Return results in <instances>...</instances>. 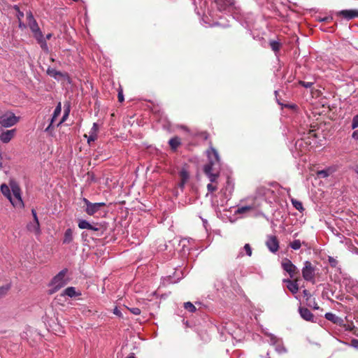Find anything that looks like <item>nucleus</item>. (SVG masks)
<instances>
[{"label": "nucleus", "mask_w": 358, "mask_h": 358, "mask_svg": "<svg viewBox=\"0 0 358 358\" xmlns=\"http://www.w3.org/2000/svg\"><path fill=\"white\" fill-rule=\"evenodd\" d=\"M270 45L273 51H278L280 48L279 43L275 41H271Z\"/></svg>", "instance_id": "30"}, {"label": "nucleus", "mask_w": 358, "mask_h": 358, "mask_svg": "<svg viewBox=\"0 0 358 358\" xmlns=\"http://www.w3.org/2000/svg\"><path fill=\"white\" fill-rule=\"evenodd\" d=\"M97 138V135H94L90 133H89V136L87 137V143L89 144L91 143V142H94Z\"/></svg>", "instance_id": "39"}, {"label": "nucleus", "mask_w": 358, "mask_h": 358, "mask_svg": "<svg viewBox=\"0 0 358 358\" xmlns=\"http://www.w3.org/2000/svg\"><path fill=\"white\" fill-rule=\"evenodd\" d=\"M275 350L278 353H285L287 352L286 348L282 345H278Z\"/></svg>", "instance_id": "34"}, {"label": "nucleus", "mask_w": 358, "mask_h": 358, "mask_svg": "<svg viewBox=\"0 0 358 358\" xmlns=\"http://www.w3.org/2000/svg\"><path fill=\"white\" fill-rule=\"evenodd\" d=\"M301 317L306 321H312L314 318L313 313L307 308H299Z\"/></svg>", "instance_id": "17"}, {"label": "nucleus", "mask_w": 358, "mask_h": 358, "mask_svg": "<svg viewBox=\"0 0 358 358\" xmlns=\"http://www.w3.org/2000/svg\"><path fill=\"white\" fill-rule=\"evenodd\" d=\"M266 245L273 252H276L279 249V241L276 236H269L266 241Z\"/></svg>", "instance_id": "12"}, {"label": "nucleus", "mask_w": 358, "mask_h": 358, "mask_svg": "<svg viewBox=\"0 0 358 358\" xmlns=\"http://www.w3.org/2000/svg\"><path fill=\"white\" fill-rule=\"evenodd\" d=\"M333 20V17L329 15V16H327V17H319L318 18V21L320 22H331Z\"/></svg>", "instance_id": "37"}, {"label": "nucleus", "mask_w": 358, "mask_h": 358, "mask_svg": "<svg viewBox=\"0 0 358 358\" xmlns=\"http://www.w3.org/2000/svg\"><path fill=\"white\" fill-rule=\"evenodd\" d=\"M128 358H135L134 356H130Z\"/></svg>", "instance_id": "53"}, {"label": "nucleus", "mask_w": 358, "mask_h": 358, "mask_svg": "<svg viewBox=\"0 0 358 358\" xmlns=\"http://www.w3.org/2000/svg\"><path fill=\"white\" fill-rule=\"evenodd\" d=\"M78 225L80 229H88V230H91V231H96L97 232L96 235H98V236L102 235L103 233L101 225L98 223L93 225V224H91L90 222H88L85 220H80L78 221Z\"/></svg>", "instance_id": "8"}, {"label": "nucleus", "mask_w": 358, "mask_h": 358, "mask_svg": "<svg viewBox=\"0 0 358 358\" xmlns=\"http://www.w3.org/2000/svg\"><path fill=\"white\" fill-rule=\"evenodd\" d=\"M292 203L293 206L298 210L299 212L302 213L304 210L302 203L296 199H292Z\"/></svg>", "instance_id": "25"}, {"label": "nucleus", "mask_w": 358, "mask_h": 358, "mask_svg": "<svg viewBox=\"0 0 358 358\" xmlns=\"http://www.w3.org/2000/svg\"><path fill=\"white\" fill-rule=\"evenodd\" d=\"M113 313H114V314H115L117 315H120V314H121L120 311L117 308H115L114 309V312Z\"/></svg>", "instance_id": "48"}, {"label": "nucleus", "mask_w": 358, "mask_h": 358, "mask_svg": "<svg viewBox=\"0 0 358 358\" xmlns=\"http://www.w3.org/2000/svg\"><path fill=\"white\" fill-rule=\"evenodd\" d=\"M51 37H52V34H48L46 35L45 40V41L46 40H50L51 38Z\"/></svg>", "instance_id": "50"}, {"label": "nucleus", "mask_w": 358, "mask_h": 358, "mask_svg": "<svg viewBox=\"0 0 358 358\" xmlns=\"http://www.w3.org/2000/svg\"><path fill=\"white\" fill-rule=\"evenodd\" d=\"M20 117L16 116L11 110H6L0 113V126L3 128H8L15 125Z\"/></svg>", "instance_id": "4"}, {"label": "nucleus", "mask_w": 358, "mask_h": 358, "mask_svg": "<svg viewBox=\"0 0 358 358\" xmlns=\"http://www.w3.org/2000/svg\"><path fill=\"white\" fill-rule=\"evenodd\" d=\"M3 157L2 155V152L0 150V169H1L3 168Z\"/></svg>", "instance_id": "43"}, {"label": "nucleus", "mask_w": 358, "mask_h": 358, "mask_svg": "<svg viewBox=\"0 0 358 358\" xmlns=\"http://www.w3.org/2000/svg\"><path fill=\"white\" fill-rule=\"evenodd\" d=\"M289 246L293 250H299L301 246V242L300 240H294V241L290 243Z\"/></svg>", "instance_id": "28"}, {"label": "nucleus", "mask_w": 358, "mask_h": 358, "mask_svg": "<svg viewBox=\"0 0 358 358\" xmlns=\"http://www.w3.org/2000/svg\"><path fill=\"white\" fill-rule=\"evenodd\" d=\"M63 295H66L71 298L81 295L79 291H77L74 287H69L64 289Z\"/></svg>", "instance_id": "19"}, {"label": "nucleus", "mask_w": 358, "mask_h": 358, "mask_svg": "<svg viewBox=\"0 0 358 358\" xmlns=\"http://www.w3.org/2000/svg\"><path fill=\"white\" fill-rule=\"evenodd\" d=\"M299 83L306 88H310L313 85V83L312 82L300 81Z\"/></svg>", "instance_id": "38"}, {"label": "nucleus", "mask_w": 358, "mask_h": 358, "mask_svg": "<svg viewBox=\"0 0 358 358\" xmlns=\"http://www.w3.org/2000/svg\"><path fill=\"white\" fill-rule=\"evenodd\" d=\"M338 15H341L347 20H351L358 17V10H343L337 13Z\"/></svg>", "instance_id": "15"}, {"label": "nucleus", "mask_w": 358, "mask_h": 358, "mask_svg": "<svg viewBox=\"0 0 358 358\" xmlns=\"http://www.w3.org/2000/svg\"><path fill=\"white\" fill-rule=\"evenodd\" d=\"M99 130V127L96 123H94L92 127L90 129V133L94 135H97V132Z\"/></svg>", "instance_id": "32"}, {"label": "nucleus", "mask_w": 358, "mask_h": 358, "mask_svg": "<svg viewBox=\"0 0 358 358\" xmlns=\"http://www.w3.org/2000/svg\"><path fill=\"white\" fill-rule=\"evenodd\" d=\"M61 112H62V105H61V103L59 102L57 104V106H56V108H55L52 117L50 120V123L48 125V127L45 129V131L50 132V130L52 128H54L56 119L57 118V117H59L60 115Z\"/></svg>", "instance_id": "13"}, {"label": "nucleus", "mask_w": 358, "mask_h": 358, "mask_svg": "<svg viewBox=\"0 0 358 358\" xmlns=\"http://www.w3.org/2000/svg\"><path fill=\"white\" fill-rule=\"evenodd\" d=\"M31 214L33 215V220L27 224V228L28 231L39 235L41 234L40 224L37 217V213L34 209L31 210Z\"/></svg>", "instance_id": "9"}, {"label": "nucleus", "mask_w": 358, "mask_h": 358, "mask_svg": "<svg viewBox=\"0 0 358 358\" xmlns=\"http://www.w3.org/2000/svg\"><path fill=\"white\" fill-rule=\"evenodd\" d=\"M27 20L28 22V25L33 32L35 38H41L43 34L41 31L38 23L34 19L31 12L29 11L27 13Z\"/></svg>", "instance_id": "7"}, {"label": "nucleus", "mask_w": 358, "mask_h": 358, "mask_svg": "<svg viewBox=\"0 0 358 358\" xmlns=\"http://www.w3.org/2000/svg\"><path fill=\"white\" fill-rule=\"evenodd\" d=\"M69 112H70V109H69V107L68 106L67 108H65L64 115H63L62 119L60 120V121L56 124L57 127H59L60 124H62L64 122L66 121V120L69 117Z\"/></svg>", "instance_id": "26"}, {"label": "nucleus", "mask_w": 358, "mask_h": 358, "mask_svg": "<svg viewBox=\"0 0 358 358\" xmlns=\"http://www.w3.org/2000/svg\"><path fill=\"white\" fill-rule=\"evenodd\" d=\"M180 177L181 179V182L180 184V187H183L185 184L189 179V173L186 170L182 169L180 171Z\"/></svg>", "instance_id": "21"}, {"label": "nucleus", "mask_w": 358, "mask_h": 358, "mask_svg": "<svg viewBox=\"0 0 358 358\" xmlns=\"http://www.w3.org/2000/svg\"><path fill=\"white\" fill-rule=\"evenodd\" d=\"M1 192L15 208L22 209L24 204L22 198V192L19 184L13 179H10L8 185L2 184Z\"/></svg>", "instance_id": "2"}, {"label": "nucleus", "mask_w": 358, "mask_h": 358, "mask_svg": "<svg viewBox=\"0 0 358 358\" xmlns=\"http://www.w3.org/2000/svg\"><path fill=\"white\" fill-rule=\"evenodd\" d=\"M329 262L330 265H331V266H334V267L336 266V265H337V264H338L337 260H336V259H334V257H329Z\"/></svg>", "instance_id": "40"}, {"label": "nucleus", "mask_w": 358, "mask_h": 358, "mask_svg": "<svg viewBox=\"0 0 358 358\" xmlns=\"http://www.w3.org/2000/svg\"><path fill=\"white\" fill-rule=\"evenodd\" d=\"M324 317L327 320L331 321L334 324H338L341 320L339 317L332 313H327Z\"/></svg>", "instance_id": "22"}, {"label": "nucleus", "mask_w": 358, "mask_h": 358, "mask_svg": "<svg viewBox=\"0 0 358 358\" xmlns=\"http://www.w3.org/2000/svg\"><path fill=\"white\" fill-rule=\"evenodd\" d=\"M118 100L120 102H122L124 101V96L122 92L118 93Z\"/></svg>", "instance_id": "44"}, {"label": "nucleus", "mask_w": 358, "mask_h": 358, "mask_svg": "<svg viewBox=\"0 0 358 358\" xmlns=\"http://www.w3.org/2000/svg\"><path fill=\"white\" fill-rule=\"evenodd\" d=\"M15 129L4 131L0 134V141L3 143H8L15 136Z\"/></svg>", "instance_id": "14"}, {"label": "nucleus", "mask_w": 358, "mask_h": 358, "mask_svg": "<svg viewBox=\"0 0 358 358\" xmlns=\"http://www.w3.org/2000/svg\"><path fill=\"white\" fill-rule=\"evenodd\" d=\"M303 294L304 296L307 297V299L310 297V293L308 290L304 289L303 291Z\"/></svg>", "instance_id": "46"}, {"label": "nucleus", "mask_w": 358, "mask_h": 358, "mask_svg": "<svg viewBox=\"0 0 358 358\" xmlns=\"http://www.w3.org/2000/svg\"><path fill=\"white\" fill-rule=\"evenodd\" d=\"M184 308L190 313H194L196 311V307L191 302L185 303Z\"/></svg>", "instance_id": "29"}, {"label": "nucleus", "mask_w": 358, "mask_h": 358, "mask_svg": "<svg viewBox=\"0 0 358 358\" xmlns=\"http://www.w3.org/2000/svg\"><path fill=\"white\" fill-rule=\"evenodd\" d=\"M268 336L270 337L271 344L275 345L277 342V338L273 334H269Z\"/></svg>", "instance_id": "41"}, {"label": "nucleus", "mask_w": 358, "mask_h": 358, "mask_svg": "<svg viewBox=\"0 0 358 358\" xmlns=\"http://www.w3.org/2000/svg\"><path fill=\"white\" fill-rule=\"evenodd\" d=\"M358 127V115H355L352 122V129H355Z\"/></svg>", "instance_id": "33"}, {"label": "nucleus", "mask_w": 358, "mask_h": 358, "mask_svg": "<svg viewBox=\"0 0 358 358\" xmlns=\"http://www.w3.org/2000/svg\"><path fill=\"white\" fill-rule=\"evenodd\" d=\"M355 171L358 175V166L355 168Z\"/></svg>", "instance_id": "52"}, {"label": "nucleus", "mask_w": 358, "mask_h": 358, "mask_svg": "<svg viewBox=\"0 0 358 358\" xmlns=\"http://www.w3.org/2000/svg\"><path fill=\"white\" fill-rule=\"evenodd\" d=\"M83 202L86 206L85 212L89 215H94L95 213H98L102 207L106 206V203L103 202L91 203L86 198L83 199Z\"/></svg>", "instance_id": "6"}, {"label": "nucleus", "mask_w": 358, "mask_h": 358, "mask_svg": "<svg viewBox=\"0 0 358 358\" xmlns=\"http://www.w3.org/2000/svg\"><path fill=\"white\" fill-rule=\"evenodd\" d=\"M260 206V203L257 200H255L252 204L239 207L236 210V214H244L255 213Z\"/></svg>", "instance_id": "10"}, {"label": "nucleus", "mask_w": 358, "mask_h": 358, "mask_svg": "<svg viewBox=\"0 0 358 358\" xmlns=\"http://www.w3.org/2000/svg\"><path fill=\"white\" fill-rule=\"evenodd\" d=\"M352 343L355 348H358V340H353Z\"/></svg>", "instance_id": "49"}, {"label": "nucleus", "mask_w": 358, "mask_h": 358, "mask_svg": "<svg viewBox=\"0 0 358 358\" xmlns=\"http://www.w3.org/2000/svg\"><path fill=\"white\" fill-rule=\"evenodd\" d=\"M244 250L246 252V255L249 257L252 255V248L250 245V244L246 243L243 247Z\"/></svg>", "instance_id": "31"}, {"label": "nucleus", "mask_w": 358, "mask_h": 358, "mask_svg": "<svg viewBox=\"0 0 358 358\" xmlns=\"http://www.w3.org/2000/svg\"><path fill=\"white\" fill-rule=\"evenodd\" d=\"M129 310L132 314L135 315H138L141 314V310L138 308H130Z\"/></svg>", "instance_id": "36"}, {"label": "nucleus", "mask_w": 358, "mask_h": 358, "mask_svg": "<svg viewBox=\"0 0 358 358\" xmlns=\"http://www.w3.org/2000/svg\"><path fill=\"white\" fill-rule=\"evenodd\" d=\"M282 282L287 284V289L293 294H295L299 291V285L297 280H291L289 279H283Z\"/></svg>", "instance_id": "16"}, {"label": "nucleus", "mask_w": 358, "mask_h": 358, "mask_svg": "<svg viewBox=\"0 0 358 358\" xmlns=\"http://www.w3.org/2000/svg\"><path fill=\"white\" fill-rule=\"evenodd\" d=\"M206 153L208 162L204 166L203 171L210 181V183L207 185V189L210 192H213L217 189V186L213 183L216 182L220 176V158L217 151L213 147H210Z\"/></svg>", "instance_id": "1"}, {"label": "nucleus", "mask_w": 358, "mask_h": 358, "mask_svg": "<svg viewBox=\"0 0 358 358\" xmlns=\"http://www.w3.org/2000/svg\"><path fill=\"white\" fill-rule=\"evenodd\" d=\"M67 273V269L64 268L59 271L52 280L50 283V287H51L49 290V293L52 294L60 289L62 287H64L67 284V280L65 276Z\"/></svg>", "instance_id": "3"}, {"label": "nucleus", "mask_w": 358, "mask_h": 358, "mask_svg": "<svg viewBox=\"0 0 358 358\" xmlns=\"http://www.w3.org/2000/svg\"><path fill=\"white\" fill-rule=\"evenodd\" d=\"M47 73L50 76H51V77H52V78H54L55 79H59L60 77H63L64 76V74L62 72H60L59 71H57L55 69H52V68H50V67H49L47 69Z\"/></svg>", "instance_id": "20"}, {"label": "nucleus", "mask_w": 358, "mask_h": 358, "mask_svg": "<svg viewBox=\"0 0 358 358\" xmlns=\"http://www.w3.org/2000/svg\"><path fill=\"white\" fill-rule=\"evenodd\" d=\"M352 137L354 139L358 140V130H356L352 133Z\"/></svg>", "instance_id": "45"}, {"label": "nucleus", "mask_w": 358, "mask_h": 358, "mask_svg": "<svg viewBox=\"0 0 358 358\" xmlns=\"http://www.w3.org/2000/svg\"><path fill=\"white\" fill-rule=\"evenodd\" d=\"M16 9L17 10V17L18 20H20L21 18L24 17V13L22 12H21L20 10H19L17 8H16Z\"/></svg>", "instance_id": "42"}, {"label": "nucleus", "mask_w": 358, "mask_h": 358, "mask_svg": "<svg viewBox=\"0 0 358 358\" xmlns=\"http://www.w3.org/2000/svg\"><path fill=\"white\" fill-rule=\"evenodd\" d=\"M9 289V287H0V298L3 297L6 295L8 290Z\"/></svg>", "instance_id": "35"}, {"label": "nucleus", "mask_w": 358, "mask_h": 358, "mask_svg": "<svg viewBox=\"0 0 358 358\" xmlns=\"http://www.w3.org/2000/svg\"><path fill=\"white\" fill-rule=\"evenodd\" d=\"M73 241V231L72 229L69 228L67 229L64 234V238L62 240L63 244H70Z\"/></svg>", "instance_id": "18"}, {"label": "nucleus", "mask_w": 358, "mask_h": 358, "mask_svg": "<svg viewBox=\"0 0 358 358\" xmlns=\"http://www.w3.org/2000/svg\"><path fill=\"white\" fill-rule=\"evenodd\" d=\"M281 264L282 268L287 273H288L290 278H294L295 274L297 273V268L296 267V266L294 265L292 262L288 259H283Z\"/></svg>", "instance_id": "11"}, {"label": "nucleus", "mask_w": 358, "mask_h": 358, "mask_svg": "<svg viewBox=\"0 0 358 358\" xmlns=\"http://www.w3.org/2000/svg\"><path fill=\"white\" fill-rule=\"evenodd\" d=\"M226 4H232V0H224Z\"/></svg>", "instance_id": "51"}, {"label": "nucleus", "mask_w": 358, "mask_h": 358, "mask_svg": "<svg viewBox=\"0 0 358 358\" xmlns=\"http://www.w3.org/2000/svg\"><path fill=\"white\" fill-rule=\"evenodd\" d=\"M332 173V170L331 168H328L324 170L318 171L317 172V176L319 178H325L330 176V174Z\"/></svg>", "instance_id": "23"}, {"label": "nucleus", "mask_w": 358, "mask_h": 358, "mask_svg": "<svg viewBox=\"0 0 358 358\" xmlns=\"http://www.w3.org/2000/svg\"><path fill=\"white\" fill-rule=\"evenodd\" d=\"M302 275L305 280L315 282V269L308 261H306L304 263V266L302 268Z\"/></svg>", "instance_id": "5"}, {"label": "nucleus", "mask_w": 358, "mask_h": 358, "mask_svg": "<svg viewBox=\"0 0 358 358\" xmlns=\"http://www.w3.org/2000/svg\"><path fill=\"white\" fill-rule=\"evenodd\" d=\"M169 143L172 149L176 150L180 144V140L178 137H174L169 140Z\"/></svg>", "instance_id": "24"}, {"label": "nucleus", "mask_w": 358, "mask_h": 358, "mask_svg": "<svg viewBox=\"0 0 358 358\" xmlns=\"http://www.w3.org/2000/svg\"><path fill=\"white\" fill-rule=\"evenodd\" d=\"M19 27L20 28H25L26 27L25 24L21 22V20H19Z\"/></svg>", "instance_id": "47"}, {"label": "nucleus", "mask_w": 358, "mask_h": 358, "mask_svg": "<svg viewBox=\"0 0 358 358\" xmlns=\"http://www.w3.org/2000/svg\"><path fill=\"white\" fill-rule=\"evenodd\" d=\"M38 42L41 44V47L43 50L45 51H48V48L45 40L43 38V35L42 34V37L41 38H36Z\"/></svg>", "instance_id": "27"}]
</instances>
